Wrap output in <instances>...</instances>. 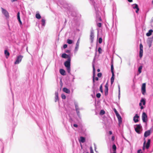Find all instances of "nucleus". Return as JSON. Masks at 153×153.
I'll return each instance as SVG.
<instances>
[{"label": "nucleus", "mask_w": 153, "mask_h": 153, "mask_svg": "<svg viewBox=\"0 0 153 153\" xmlns=\"http://www.w3.org/2000/svg\"><path fill=\"white\" fill-rule=\"evenodd\" d=\"M70 77H60L59 79L60 80V85L61 86H62V80L63 79L64 80V82L65 84H68L71 82H72L73 81V80L74 79V78H73L71 80H69Z\"/></svg>", "instance_id": "obj_1"}, {"label": "nucleus", "mask_w": 153, "mask_h": 153, "mask_svg": "<svg viewBox=\"0 0 153 153\" xmlns=\"http://www.w3.org/2000/svg\"><path fill=\"white\" fill-rule=\"evenodd\" d=\"M92 2V3L93 5L94 6V8H95L96 14V20L97 21H101L102 19L100 16V13L99 11H98L96 8V5H95V2L93 0H91Z\"/></svg>", "instance_id": "obj_2"}, {"label": "nucleus", "mask_w": 153, "mask_h": 153, "mask_svg": "<svg viewBox=\"0 0 153 153\" xmlns=\"http://www.w3.org/2000/svg\"><path fill=\"white\" fill-rule=\"evenodd\" d=\"M71 58H69L68 59L64 62V65L66 67L67 72L68 73H70L71 71Z\"/></svg>", "instance_id": "obj_3"}, {"label": "nucleus", "mask_w": 153, "mask_h": 153, "mask_svg": "<svg viewBox=\"0 0 153 153\" xmlns=\"http://www.w3.org/2000/svg\"><path fill=\"white\" fill-rule=\"evenodd\" d=\"M23 57V56L22 55L17 56L16 57V59L14 62L15 64H18L20 63Z\"/></svg>", "instance_id": "obj_4"}, {"label": "nucleus", "mask_w": 153, "mask_h": 153, "mask_svg": "<svg viewBox=\"0 0 153 153\" xmlns=\"http://www.w3.org/2000/svg\"><path fill=\"white\" fill-rule=\"evenodd\" d=\"M146 103V101L145 99L143 98H142L139 104L140 106V109H141L142 110L144 108V107L142 105V104H143V105H145Z\"/></svg>", "instance_id": "obj_5"}, {"label": "nucleus", "mask_w": 153, "mask_h": 153, "mask_svg": "<svg viewBox=\"0 0 153 153\" xmlns=\"http://www.w3.org/2000/svg\"><path fill=\"white\" fill-rule=\"evenodd\" d=\"M142 126L141 124H138L136 125V127H134L135 130L136 132L138 134H140V130L142 128Z\"/></svg>", "instance_id": "obj_6"}, {"label": "nucleus", "mask_w": 153, "mask_h": 153, "mask_svg": "<svg viewBox=\"0 0 153 153\" xmlns=\"http://www.w3.org/2000/svg\"><path fill=\"white\" fill-rule=\"evenodd\" d=\"M1 12L4 15L6 18H8L9 17V14L8 12L5 9L1 7Z\"/></svg>", "instance_id": "obj_7"}, {"label": "nucleus", "mask_w": 153, "mask_h": 153, "mask_svg": "<svg viewBox=\"0 0 153 153\" xmlns=\"http://www.w3.org/2000/svg\"><path fill=\"white\" fill-rule=\"evenodd\" d=\"M147 116L145 112H143L142 115V120L143 122H146L147 120Z\"/></svg>", "instance_id": "obj_8"}, {"label": "nucleus", "mask_w": 153, "mask_h": 153, "mask_svg": "<svg viewBox=\"0 0 153 153\" xmlns=\"http://www.w3.org/2000/svg\"><path fill=\"white\" fill-rule=\"evenodd\" d=\"M146 83H143L141 87V90L142 94L144 95H145L146 92Z\"/></svg>", "instance_id": "obj_9"}, {"label": "nucleus", "mask_w": 153, "mask_h": 153, "mask_svg": "<svg viewBox=\"0 0 153 153\" xmlns=\"http://www.w3.org/2000/svg\"><path fill=\"white\" fill-rule=\"evenodd\" d=\"M94 38V30L92 29L91 30L90 35V39L91 41V42L92 43L93 42Z\"/></svg>", "instance_id": "obj_10"}, {"label": "nucleus", "mask_w": 153, "mask_h": 153, "mask_svg": "<svg viewBox=\"0 0 153 153\" xmlns=\"http://www.w3.org/2000/svg\"><path fill=\"white\" fill-rule=\"evenodd\" d=\"M140 51L139 52V56L140 58H141L143 55V46L142 44H140Z\"/></svg>", "instance_id": "obj_11"}, {"label": "nucleus", "mask_w": 153, "mask_h": 153, "mask_svg": "<svg viewBox=\"0 0 153 153\" xmlns=\"http://www.w3.org/2000/svg\"><path fill=\"white\" fill-rule=\"evenodd\" d=\"M1 143V147L0 148V153H3V150L4 148V144L3 142V140L2 139H0Z\"/></svg>", "instance_id": "obj_12"}, {"label": "nucleus", "mask_w": 153, "mask_h": 153, "mask_svg": "<svg viewBox=\"0 0 153 153\" xmlns=\"http://www.w3.org/2000/svg\"><path fill=\"white\" fill-rule=\"evenodd\" d=\"M132 7L134 9H136L135 12L137 13L139 10L138 5L136 4H133L132 5Z\"/></svg>", "instance_id": "obj_13"}, {"label": "nucleus", "mask_w": 153, "mask_h": 153, "mask_svg": "<svg viewBox=\"0 0 153 153\" xmlns=\"http://www.w3.org/2000/svg\"><path fill=\"white\" fill-rule=\"evenodd\" d=\"M151 134V130H149L146 131L144 134V136L145 137H146L148 136H149Z\"/></svg>", "instance_id": "obj_14"}, {"label": "nucleus", "mask_w": 153, "mask_h": 153, "mask_svg": "<svg viewBox=\"0 0 153 153\" xmlns=\"http://www.w3.org/2000/svg\"><path fill=\"white\" fill-rule=\"evenodd\" d=\"M139 118V116L137 114H136L133 117V120L135 123H137L139 121L138 119Z\"/></svg>", "instance_id": "obj_15"}, {"label": "nucleus", "mask_w": 153, "mask_h": 153, "mask_svg": "<svg viewBox=\"0 0 153 153\" xmlns=\"http://www.w3.org/2000/svg\"><path fill=\"white\" fill-rule=\"evenodd\" d=\"M111 71L112 74V76H114V66L113 64V62L112 60L111 62Z\"/></svg>", "instance_id": "obj_16"}, {"label": "nucleus", "mask_w": 153, "mask_h": 153, "mask_svg": "<svg viewBox=\"0 0 153 153\" xmlns=\"http://www.w3.org/2000/svg\"><path fill=\"white\" fill-rule=\"evenodd\" d=\"M61 56L62 58L65 59L67 58L68 59L69 58H71L70 56L69 55H67L65 53H63L62 54Z\"/></svg>", "instance_id": "obj_17"}, {"label": "nucleus", "mask_w": 153, "mask_h": 153, "mask_svg": "<svg viewBox=\"0 0 153 153\" xmlns=\"http://www.w3.org/2000/svg\"><path fill=\"white\" fill-rule=\"evenodd\" d=\"M55 102H56L59 100L58 93V91H56L55 92Z\"/></svg>", "instance_id": "obj_18"}, {"label": "nucleus", "mask_w": 153, "mask_h": 153, "mask_svg": "<svg viewBox=\"0 0 153 153\" xmlns=\"http://www.w3.org/2000/svg\"><path fill=\"white\" fill-rule=\"evenodd\" d=\"M63 91L67 94H70V90L66 88H64L63 89Z\"/></svg>", "instance_id": "obj_19"}, {"label": "nucleus", "mask_w": 153, "mask_h": 153, "mask_svg": "<svg viewBox=\"0 0 153 153\" xmlns=\"http://www.w3.org/2000/svg\"><path fill=\"white\" fill-rule=\"evenodd\" d=\"M74 104L75 108L76 111L80 110V109L79 108L78 104L77 102H74Z\"/></svg>", "instance_id": "obj_20"}, {"label": "nucleus", "mask_w": 153, "mask_h": 153, "mask_svg": "<svg viewBox=\"0 0 153 153\" xmlns=\"http://www.w3.org/2000/svg\"><path fill=\"white\" fill-rule=\"evenodd\" d=\"M153 32V30H152L151 29V30H149V31L148 32L146 33V35L147 36H150L152 34V33Z\"/></svg>", "instance_id": "obj_21"}, {"label": "nucleus", "mask_w": 153, "mask_h": 153, "mask_svg": "<svg viewBox=\"0 0 153 153\" xmlns=\"http://www.w3.org/2000/svg\"><path fill=\"white\" fill-rule=\"evenodd\" d=\"M85 138L83 137H80L79 141L82 143H84L85 141Z\"/></svg>", "instance_id": "obj_22"}, {"label": "nucleus", "mask_w": 153, "mask_h": 153, "mask_svg": "<svg viewBox=\"0 0 153 153\" xmlns=\"http://www.w3.org/2000/svg\"><path fill=\"white\" fill-rule=\"evenodd\" d=\"M59 72L62 75H65V71L63 69H60Z\"/></svg>", "instance_id": "obj_23"}, {"label": "nucleus", "mask_w": 153, "mask_h": 153, "mask_svg": "<svg viewBox=\"0 0 153 153\" xmlns=\"http://www.w3.org/2000/svg\"><path fill=\"white\" fill-rule=\"evenodd\" d=\"M153 41V39L152 38H149L147 41L148 44H152Z\"/></svg>", "instance_id": "obj_24"}, {"label": "nucleus", "mask_w": 153, "mask_h": 153, "mask_svg": "<svg viewBox=\"0 0 153 153\" xmlns=\"http://www.w3.org/2000/svg\"><path fill=\"white\" fill-rule=\"evenodd\" d=\"M4 54L6 56V58H7V56H9L10 55V53L7 50H5L4 51Z\"/></svg>", "instance_id": "obj_25"}, {"label": "nucleus", "mask_w": 153, "mask_h": 153, "mask_svg": "<svg viewBox=\"0 0 153 153\" xmlns=\"http://www.w3.org/2000/svg\"><path fill=\"white\" fill-rule=\"evenodd\" d=\"M92 67H93V76H95V69L94 65L93 64H92Z\"/></svg>", "instance_id": "obj_26"}, {"label": "nucleus", "mask_w": 153, "mask_h": 153, "mask_svg": "<svg viewBox=\"0 0 153 153\" xmlns=\"http://www.w3.org/2000/svg\"><path fill=\"white\" fill-rule=\"evenodd\" d=\"M36 17L37 19H39L41 18V16H40V14L39 13H36Z\"/></svg>", "instance_id": "obj_27"}, {"label": "nucleus", "mask_w": 153, "mask_h": 153, "mask_svg": "<svg viewBox=\"0 0 153 153\" xmlns=\"http://www.w3.org/2000/svg\"><path fill=\"white\" fill-rule=\"evenodd\" d=\"M79 48V46H76L74 50V52L75 53H76L77 52V51L78 50Z\"/></svg>", "instance_id": "obj_28"}, {"label": "nucleus", "mask_w": 153, "mask_h": 153, "mask_svg": "<svg viewBox=\"0 0 153 153\" xmlns=\"http://www.w3.org/2000/svg\"><path fill=\"white\" fill-rule=\"evenodd\" d=\"M108 88H105V96L108 94Z\"/></svg>", "instance_id": "obj_29"}, {"label": "nucleus", "mask_w": 153, "mask_h": 153, "mask_svg": "<svg viewBox=\"0 0 153 153\" xmlns=\"http://www.w3.org/2000/svg\"><path fill=\"white\" fill-rule=\"evenodd\" d=\"M73 42V41L72 40H70V39H68L67 40V43L69 44H72Z\"/></svg>", "instance_id": "obj_30"}, {"label": "nucleus", "mask_w": 153, "mask_h": 153, "mask_svg": "<svg viewBox=\"0 0 153 153\" xmlns=\"http://www.w3.org/2000/svg\"><path fill=\"white\" fill-rule=\"evenodd\" d=\"M41 21L42 22V25L44 26H45V19H42V20Z\"/></svg>", "instance_id": "obj_31"}, {"label": "nucleus", "mask_w": 153, "mask_h": 153, "mask_svg": "<svg viewBox=\"0 0 153 153\" xmlns=\"http://www.w3.org/2000/svg\"><path fill=\"white\" fill-rule=\"evenodd\" d=\"M116 116L118 119V120H122L121 117L119 114H117V115H116Z\"/></svg>", "instance_id": "obj_32"}, {"label": "nucleus", "mask_w": 153, "mask_h": 153, "mask_svg": "<svg viewBox=\"0 0 153 153\" xmlns=\"http://www.w3.org/2000/svg\"><path fill=\"white\" fill-rule=\"evenodd\" d=\"M105 113V111L103 110H101L100 111V115H103Z\"/></svg>", "instance_id": "obj_33"}, {"label": "nucleus", "mask_w": 153, "mask_h": 153, "mask_svg": "<svg viewBox=\"0 0 153 153\" xmlns=\"http://www.w3.org/2000/svg\"><path fill=\"white\" fill-rule=\"evenodd\" d=\"M79 111V110H78L76 111V113H77V114L78 117L79 118H80V112Z\"/></svg>", "instance_id": "obj_34"}, {"label": "nucleus", "mask_w": 153, "mask_h": 153, "mask_svg": "<svg viewBox=\"0 0 153 153\" xmlns=\"http://www.w3.org/2000/svg\"><path fill=\"white\" fill-rule=\"evenodd\" d=\"M115 77H111V84L112 85L114 82Z\"/></svg>", "instance_id": "obj_35"}, {"label": "nucleus", "mask_w": 153, "mask_h": 153, "mask_svg": "<svg viewBox=\"0 0 153 153\" xmlns=\"http://www.w3.org/2000/svg\"><path fill=\"white\" fill-rule=\"evenodd\" d=\"M93 83L94 82V80H95L96 81L98 80V77H93Z\"/></svg>", "instance_id": "obj_36"}, {"label": "nucleus", "mask_w": 153, "mask_h": 153, "mask_svg": "<svg viewBox=\"0 0 153 153\" xmlns=\"http://www.w3.org/2000/svg\"><path fill=\"white\" fill-rule=\"evenodd\" d=\"M112 149L113 151H116V147L115 144H114L112 146Z\"/></svg>", "instance_id": "obj_37"}, {"label": "nucleus", "mask_w": 153, "mask_h": 153, "mask_svg": "<svg viewBox=\"0 0 153 153\" xmlns=\"http://www.w3.org/2000/svg\"><path fill=\"white\" fill-rule=\"evenodd\" d=\"M113 110H114V113H115L116 115H117V114H119L118 113V112L117 111L116 109L115 108H114Z\"/></svg>", "instance_id": "obj_38"}, {"label": "nucleus", "mask_w": 153, "mask_h": 153, "mask_svg": "<svg viewBox=\"0 0 153 153\" xmlns=\"http://www.w3.org/2000/svg\"><path fill=\"white\" fill-rule=\"evenodd\" d=\"M146 144V141L145 140L144 142L143 146V150H144L145 149V145Z\"/></svg>", "instance_id": "obj_39"}, {"label": "nucleus", "mask_w": 153, "mask_h": 153, "mask_svg": "<svg viewBox=\"0 0 153 153\" xmlns=\"http://www.w3.org/2000/svg\"><path fill=\"white\" fill-rule=\"evenodd\" d=\"M62 98L63 99H65L66 98V97L64 94H62L61 95Z\"/></svg>", "instance_id": "obj_40"}, {"label": "nucleus", "mask_w": 153, "mask_h": 153, "mask_svg": "<svg viewBox=\"0 0 153 153\" xmlns=\"http://www.w3.org/2000/svg\"><path fill=\"white\" fill-rule=\"evenodd\" d=\"M150 145V144H147L146 143V144H145V145L146 148V149H148L149 148V147Z\"/></svg>", "instance_id": "obj_41"}, {"label": "nucleus", "mask_w": 153, "mask_h": 153, "mask_svg": "<svg viewBox=\"0 0 153 153\" xmlns=\"http://www.w3.org/2000/svg\"><path fill=\"white\" fill-rule=\"evenodd\" d=\"M98 42L99 43L101 44L102 42V39L101 38H100L99 39Z\"/></svg>", "instance_id": "obj_42"}, {"label": "nucleus", "mask_w": 153, "mask_h": 153, "mask_svg": "<svg viewBox=\"0 0 153 153\" xmlns=\"http://www.w3.org/2000/svg\"><path fill=\"white\" fill-rule=\"evenodd\" d=\"M101 96V94L100 93H97L96 94V97L98 98H99Z\"/></svg>", "instance_id": "obj_43"}, {"label": "nucleus", "mask_w": 153, "mask_h": 153, "mask_svg": "<svg viewBox=\"0 0 153 153\" xmlns=\"http://www.w3.org/2000/svg\"><path fill=\"white\" fill-rule=\"evenodd\" d=\"M98 51L100 53L102 52V49L101 48L99 47L98 48Z\"/></svg>", "instance_id": "obj_44"}, {"label": "nucleus", "mask_w": 153, "mask_h": 153, "mask_svg": "<svg viewBox=\"0 0 153 153\" xmlns=\"http://www.w3.org/2000/svg\"><path fill=\"white\" fill-rule=\"evenodd\" d=\"M100 91L102 93L103 91V90H102V85H101V86H100Z\"/></svg>", "instance_id": "obj_45"}, {"label": "nucleus", "mask_w": 153, "mask_h": 153, "mask_svg": "<svg viewBox=\"0 0 153 153\" xmlns=\"http://www.w3.org/2000/svg\"><path fill=\"white\" fill-rule=\"evenodd\" d=\"M69 121L71 123H72L73 122V120L72 119V118L71 117H70L69 119ZM71 126H72V124H71Z\"/></svg>", "instance_id": "obj_46"}, {"label": "nucleus", "mask_w": 153, "mask_h": 153, "mask_svg": "<svg viewBox=\"0 0 153 153\" xmlns=\"http://www.w3.org/2000/svg\"><path fill=\"white\" fill-rule=\"evenodd\" d=\"M90 150L91 153H94L93 150L92 149V148L91 146L90 147Z\"/></svg>", "instance_id": "obj_47"}, {"label": "nucleus", "mask_w": 153, "mask_h": 153, "mask_svg": "<svg viewBox=\"0 0 153 153\" xmlns=\"http://www.w3.org/2000/svg\"><path fill=\"white\" fill-rule=\"evenodd\" d=\"M142 67L141 66L140 67L138 68V71L140 73L141 72V70L142 69Z\"/></svg>", "instance_id": "obj_48"}, {"label": "nucleus", "mask_w": 153, "mask_h": 153, "mask_svg": "<svg viewBox=\"0 0 153 153\" xmlns=\"http://www.w3.org/2000/svg\"><path fill=\"white\" fill-rule=\"evenodd\" d=\"M101 23H99L97 24V26L99 27H101Z\"/></svg>", "instance_id": "obj_49"}, {"label": "nucleus", "mask_w": 153, "mask_h": 153, "mask_svg": "<svg viewBox=\"0 0 153 153\" xmlns=\"http://www.w3.org/2000/svg\"><path fill=\"white\" fill-rule=\"evenodd\" d=\"M17 19L20 18V13L19 12H18L17 13Z\"/></svg>", "instance_id": "obj_50"}, {"label": "nucleus", "mask_w": 153, "mask_h": 153, "mask_svg": "<svg viewBox=\"0 0 153 153\" xmlns=\"http://www.w3.org/2000/svg\"><path fill=\"white\" fill-rule=\"evenodd\" d=\"M150 142H151V140H150V139H149L148 140V141H147V143L146 144H149L150 145Z\"/></svg>", "instance_id": "obj_51"}, {"label": "nucleus", "mask_w": 153, "mask_h": 153, "mask_svg": "<svg viewBox=\"0 0 153 153\" xmlns=\"http://www.w3.org/2000/svg\"><path fill=\"white\" fill-rule=\"evenodd\" d=\"M18 21H19V23L21 25H22V22L21 21L20 18H19V19H18Z\"/></svg>", "instance_id": "obj_52"}, {"label": "nucleus", "mask_w": 153, "mask_h": 153, "mask_svg": "<svg viewBox=\"0 0 153 153\" xmlns=\"http://www.w3.org/2000/svg\"><path fill=\"white\" fill-rule=\"evenodd\" d=\"M67 47V44H65L64 45L63 48L64 49H65Z\"/></svg>", "instance_id": "obj_53"}, {"label": "nucleus", "mask_w": 153, "mask_h": 153, "mask_svg": "<svg viewBox=\"0 0 153 153\" xmlns=\"http://www.w3.org/2000/svg\"><path fill=\"white\" fill-rule=\"evenodd\" d=\"M94 150L96 152H97V151L96 150L97 149L96 145L95 143H94Z\"/></svg>", "instance_id": "obj_54"}, {"label": "nucleus", "mask_w": 153, "mask_h": 153, "mask_svg": "<svg viewBox=\"0 0 153 153\" xmlns=\"http://www.w3.org/2000/svg\"><path fill=\"white\" fill-rule=\"evenodd\" d=\"M73 126L74 127L76 128H77L78 127V125L76 124H74Z\"/></svg>", "instance_id": "obj_55"}, {"label": "nucleus", "mask_w": 153, "mask_h": 153, "mask_svg": "<svg viewBox=\"0 0 153 153\" xmlns=\"http://www.w3.org/2000/svg\"><path fill=\"white\" fill-rule=\"evenodd\" d=\"M122 120H118L119 125H120L122 123Z\"/></svg>", "instance_id": "obj_56"}, {"label": "nucleus", "mask_w": 153, "mask_h": 153, "mask_svg": "<svg viewBox=\"0 0 153 153\" xmlns=\"http://www.w3.org/2000/svg\"><path fill=\"white\" fill-rule=\"evenodd\" d=\"M108 83H107L105 85V88H108Z\"/></svg>", "instance_id": "obj_57"}, {"label": "nucleus", "mask_w": 153, "mask_h": 153, "mask_svg": "<svg viewBox=\"0 0 153 153\" xmlns=\"http://www.w3.org/2000/svg\"><path fill=\"white\" fill-rule=\"evenodd\" d=\"M102 75V73H99L97 74V76H101Z\"/></svg>", "instance_id": "obj_58"}, {"label": "nucleus", "mask_w": 153, "mask_h": 153, "mask_svg": "<svg viewBox=\"0 0 153 153\" xmlns=\"http://www.w3.org/2000/svg\"><path fill=\"white\" fill-rule=\"evenodd\" d=\"M141 149H140L138 150L137 151V153H141Z\"/></svg>", "instance_id": "obj_59"}, {"label": "nucleus", "mask_w": 153, "mask_h": 153, "mask_svg": "<svg viewBox=\"0 0 153 153\" xmlns=\"http://www.w3.org/2000/svg\"><path fill=\"white\" fill-rule=\"evenodd\" d=\"M70 52V51L68 50H66L65 52L66 53H69Z\"/></svg>", "instance_id": "obj_60"}, {"label": "nucleus", "mask_w": 153, "mask_h": 153, "mask_svg": "<svg viewBox=\"0 0 153 153\" xmlns=\"http://www.w3.org/2000/svg\"><path fill=\"white\" fill-rule=\"evenodd\" d=\"M114 136H113L111 137V140L112 141H114Z\"/></svg>", "instance_id": "obj_61"}, {"label": "nucleus", "mask_w": 153, "mask_h": 153, "mask_svg": "<svg viewBox=\"0 0 153 153\" xmlns=\"http://www.w3.org/2000/svg\"><path fill=\"white\" fill-rule=\"evenodd\" d=\"M118 89H119L118 93H120V85H118Z\"/></svg>", "instance_id": "obj_62"}, {"label": "nucleus", "mask_w": 153, "mask_h": 153, "mask_svg": "<svg viewBox=\"0 0 153 153\" xmlns=\"http://www.w3.org/2000/svg\"><path fill=\"white\" fill-rule=\"evenodd\" d=\"M79 42H76V46H79Z\"/></svg>", "instance_id": "obj_63"}, {"label": "nucleus", "mask_w": 153, "mask_h": 153, "mask_svg": "<svg viewBox=\"0 0 153 153\" xmlns=\"http://www.w3.org/2000/svg\"><path fill=\"white\" fill-rule=\"evenodd\" d=\"M109 134H110V135H111L112 134V132L111 131H109Z\"/></svg>", "instance_id": "obj_64"}]
</instances>
